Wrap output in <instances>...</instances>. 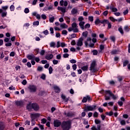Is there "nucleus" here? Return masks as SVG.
Returning a JSON list of instances; mask_svg holds the SVG:
<instances>
[{
  "instance_id": "nucleus-52",
  "label": "nucleus",
  "mask_w": 130,
  "mask_h": 130,
  "mask_svg": "<svg viewBox=\"0 0 130 130\" xmlns=\"http://www.w3.org/2000/svg\"><path fill=\"white\" fill-rule=\"evenodd\" d=\"M125 121L124 120H122L120 121V124L121 125H125Z\"/></svg>"
},
{
  "instance_id": "nucleus-1",
  "label": "nucleus",
  "mask_w": 130,
  "mask_h": 130,
  "mask_svg": "<svg viewBox=\"0 0 130 130\" xmlns=\"http://www.w3.org/2000/svg\"><path fill=\"white\" fill-rule=\"evenodd\" d=\"M61 127L63 130H70L72 127V122L70 120L63 121L62 122Z\"/></svg>"
},
{
  "instance_id": "nucleus-42",
  "label": "nucleus",
  "mask_w": 130,
  "mask_h": 130,
  "mask_svg": "<svg viewBox=\"0 0 130 130\" xmlns=\"http://www.w3.org/2000/svg\"><path fill=\"white\" fill-rule=\"evenodd\" d=\"M90 27H91V25H90V24L87 23L84 26V29H89V28H90Z\"/></svg>"
},
{
  "instance_id": "nucleus-9",
  "label": "nucleus",
  "mask_w": 130,
  "mask_h": 130,
  "mask_svg": "<svg viewBox=\"0 0 130 130\" xmlns=\"http://www.w3.org/2000/svg\"><path fill=\"white\" fill-rule=\"evenodd\" d=\"M105 94H109L110 97H112L113 100H116V96L110 90H106Z\"/></svg>"
},
{
  "instance_id": "nucleus-23",
  "label": "nucleus",
  "mask_w": 130,
  "mask_h": 130,
  "mask_svg": "<svg viewBox=\"0 0 130 130\" xmlns=\"http://www.w3.org/2000/svg\"><path fill=\"white\" fill-rule=\"evenodd\" d=\"M124 79V77H123V76H119L117 77V79L118 82H119L120 83L122 81V80H123Z\"/></svg>"
},
{
  "instance_id": "nucleus-58",
  "label": "nucleus",
  "mask_w": 130,
  "mask_h": 130,
  "mask_svg": "<svg viewBox=\"0 0 130 130\" xmlns=\"http://www.w3.org/2000/svg\"><path fill=\"white\" fill-rule=\"evenodd\" d=\"M100 49H101V51L104 50V45H100Z\"/></svg>"
},
{
  "instance_id": "nucleus-5",
  "label": "nucleus",
  "mask_w": 130,
  "mask_h": 130,
  "mask_svg": "<svg viewBox=\"0 0 130 130\" xmlns=\"http://www.w3.org/2000/svg\"><path fill=\"white\" fill-rule=\"evenodd\" d=\"M105 22H107V20L106 19H104L103 20H100V19L98 18L96 19V20L94 21L95 25L96 26L99 25V24H105Z\"/></svg>"
},
{
  "instance_id": "nucleus-48",
  "label": "nucleus",
  "mask_w": 130,
  "mask_h": 130,
  "mask_svg": "<svg viewBox=\"0 0 130 130\" xmlns=\"http://www.w3.org/2000/svg\"><path fill=\"white\" fill-rule=\"evenodd\" d=\"M5 46L8 47L9 46H12V43H11V41H9V43L5 44Z\"/></svg>"
},
{
  "instance_id": "nucleus-43",
  "label": "nucleus",
  "mask_w": 130,
  "mask_h": 130,
  "mask_svg": "<svg viewBox=\"0 0 130 130\" xmlns=\"http://www.w3.org/2000/svg\"><path fill=\"white\" fill-rule=\"evenodd\" d=\"M33 25H34V26H39V21H34L33 22Z\"/></svg>"
},
{
  "instance_id": "nucleus-47",
  "label": "nucleus",
  "mask_w": 130,
  "mask_h": 130,
  "mask_svg": "<svg viewBox=\"0 0 130 130\" xmlns=\"http://www.w3.org/2000/svg\"><path fill=\"white\" fill-rule=\"evenodd\" d=\"M41 79L42 80H45V79H46V75H45L44 74H43L41 76Z\"/></svg>"
},
{
  "instance_id": "nucleus-60",
  "label": "nucleus",
  "mask_w": 130,
  "mask_h": 130,
  "mask_svg": "<svg viewBox=\"0 0 130 130\" xmlns=\"http://www.w3.org/2000/svg\"><path fill=\"white\" fill-rule=\"evenodd\" d=\"M123 14L124 16H125V15H127V14H128V9H126L125 11H124L123 12Z\"/></svg>"
},
{
  "instance_id": "nucleus-17",
  "label": "nucleus",
  "mask_w": 130,
  "mask_h": 130,
  "mask_svg": "<svg viewBox=\"0 0 130 130\" xmlns=\"http://www.w3.org/2000/svg\"><path fill=\"white\" fill-rule=\"evenodd\" d=\"M57 10L58 11H61L62 13L64 14L66 13V7H58Z\"/></svg>"
},
{
  "instance_id": "nucleus-61",
  "label": "nucleus",
  "mask_w": 130,
  "mask_h": 130,
  "mask_svg": "<svg viewBox=\"0 0 130 130\" xmlns=\"http://www.w3.org/2000/svg\"><path fill=\"white\" fill-rule=\"evenodd\" d=\"M105 100H106V101H108V100H110V97L108 96L107 95H105Z\"/></svg>"
},
{
  "instance_id": "nucleus-4",
  "label": "nucleus",
  "mask_w": 130,
  "mask_h": 130,
  "mask_svg": "<svg viewBox=\"0 0 130 130\" xmlns=\"http://www.w3.org/2000/svg\"><path fill=\"white\" fill-rule=\"evenodd\" d=\"M92 98H91L90 95H87L83 98V99L82 100V103H86L87 101L88 102H92Z\"/></svg>"
},
{
  "instance_id": "nucleus-26",
  "label": "nucleus",
  "mask_w": 130,
  "mask_h": 130,
  "mask_svg": "<svg viewBox=\"0 0 130 130\" xmlns=\"http://www.w3.org/2000/svg\"><path fill=\"white\" fill-rule=\"evenodd\" d=\"M119 52V50H113L111 52V54H117Z\"/></svg>"
},
{
  "instance_id": "nucleus-16",
  "label": "nucleus",
  "mask_w": 130,
  "mask_h": 130,
  "mask_svg": "<svg viewBox=\"0 0 130 130\" xmlns=\"http://www.w3.org/2000/svg\"><path fill=\"white\" fill-rule=\"evenodd\" d=\"M79 25L82 30H84V29H85V26H84V25H85V21L79 22Z\"/></svg>"
},
{
  "instance_id": "nucleus-20",
  "label": "nucleus",
  "mask_w": 130,
  "mask_h": 130,
  "mask_svg": "<svg viewBox=\"0 0 130 130\" xmlns=\"http://www.w3.org/2000/svg\"><path fill=\"white\" fill-rule=\"evenodd\" d=\"M26 109L27 110H31V109H32V104L31 102H29V104L26 105Z\"/></svg>"
},
{
  "instance_id": "nucleus-22",
  "label": "nucleus",
  "mask_w": 130,
  "mask_h": 130,
  "mask_svg": "<svg viewBox=\"0 0 130 130\" xmlns=\"http://www.w3.org/2000/svg\"><path fill=\"white\" fill-rule=\"evenodd\" d=\"M82 36L84 38H87V37H88V31H84L83 32H82Z\"/></svg>"
},
{
  "instance_id": "nucleus-27",
  "label": "nucleus",
  "mask_w": 130,
  "mask_h": 130,
  "mask_svg": "<svg viewBox=\"0 0 130 130\" xmlns=\"http://www.w3.org/2000/svg\"><path fill=\"white\" fill-rule=\"evenodd\" d=\"M118 31L120 32V33L121 34V35H123L124 34V32H123V30L122 29V27H120L118 28Z\"/></svg>"
},
{
  "instance_id": "nucleus-10",
  "label": "nucleus",
  "mask_w": 130,
  "mask_h": 130,
  "mask_svg": "<svg viewBox=\"0 0 130 130\" xmlns=\"http://www.w3.org/2000/svg\"><path fill=\"white\" fill-rule=\"evenodd\" d=\"M28 89L29 90H30V92H36V90H37V87H36V86L34 85H29L28 86Z\"/></svg>"
},
{
  "instance_id": "nucleus-37",
  "label": "nucleus",
  "mask_w": 130,
  "mask_h": 130,
  "mask_svg": "<svg viewBox=\"0 0 130 130\" xmlns=\"http://www.w3.org/2000/svg\"><path fill=\"white\" fill-rule=\"evenodd\" d=\"M50 47H53L54 48L55 47V43L52 42L50 43Z\"/></svg>"
},
{
  "instance_id": "nucleus-19",
  "label": "nucleus",
  "mask_w": 130,
  "mask_h": 130,
  "mask_svg": "<svg viewBox=\"0 0 130 130\" xmlns=\"http://www.w3.org/2000/svg\"><path fill=\"white\" fill-rule=\"evenodd\" d=\"M5 127H6L5 123L3 122H0V130L5 129Z\"/></svg>"
},
{
  "instance_id": "nucleus-54",
  "label": "nucleus",
  "mask_w": 130,
  "mask_h": 130,
  "mask_svg": "<svg viewBox=\"0 0 130 130\" xmlns=\"http://www.w3.org/2000/svg\"><path fill=\"white\" fill-rule=\"evenodd\" d=\"M43 33H44V34L45 35H48L49 34V32H48V30L47 29H46L45 30H44Z\"/></svg>"
},
{
  "instance_id": "nucleus-8",
  "label": "nucleus",
  "mask_w": 130,
  "mask_h": 130,
  "mask_svg": "<svg viewBox=\"0 0 130 130\" xmlns=\"http://www.w3.org/2000/svg\"><path fill=\"white\" fill-rule=\"evenodd\" d=\"M32 109H34L35 111H38L39 110L40 107L39 105L36 103H34L31 104Z\"/></svg>"
},
{
  "instance_id": "nucleus-56",
  "label": "nucleus",
  "mask_w": 130,
  "mask_h": 130,
  "mask_svg": "<svg viewBox=\"0 0 130 130\" xmlns=\"http://www.w3.org/2000/svg\"><path fill=\"white\" fill-rule=\"evenodd\" d=\"M21 84H22V85H24V86H25V85H27V80H26L25 79L23 80L21 82Z\"/></svg>"
},
{
  "instance_id": "nucleus-57",
  "label": "nucleus",
  "mask_w": 130,
  "mask_h": 130,
  "mask_svg": "<svg viewBox=\"0 0 130 130\" xmlns=\"http://www.w3.org/2000/svg\"><path fill=\"white\" fill-rule=\"evenodd\" d=\"M72 68L74 71H76L77 70V64H74L72 66Z\"/></svg>"
},
{
  "instance_id": "nucleus-40",
  "label": "nucleus",
  "mask_w": 130,
  "mask_h": 130,
  "mask_svg": "<svg viewBox=\"0 0 130 130\" xmlns=\"http://www.w3.org/2000/svg\"><path fill=\"white\" fill-rule=\"evenodd\" d=\"M92 52L93 55H97V54H98V51H97V50H93Z\"/></svg>"
},
{
  "instance_id": "nucleus-49",
  "label": "nucleus",
  "mask_w": 130,
  "mask_h": 130,
  "mask_svg": "<svg viewBox=\"0 0 130 130\" xmlns=\"http://www.w3.org/2000/svg\"><path fill=\"white\" fill-rule=\"evenodd\" d=\"M62 35H68V31H67V30H63L62 31Z\"/></svg>"
},
{
  "instance_id": "nucleus-51",
  "label": "nucleus",
  "mask_w": 130,
  "mask_h": 130,
  "mask_svg": "<svg viewBox=\"0 0 130 130\" xmlns=\"http://www.w3.org/2000/svg\"><path fill=\"white\" fill-rule=\"evenodd\" d=\"M25 14H28L30 12V10L28 8H25L24 10Z\"/></svg>"
},
{
  "instance_id": "nucleus-36",
  "label": "nucleus",
  "mask_w": 130,
  "mask_h": 130,
  "mask_svg": "<svg viewBox=\"0 0 130 130\" xmlns=\"http://www.w3.org/2000/svg\"><path fill=\"white\" fill-rule=\"evenodd\" d=\"M72 116H74V114L71 112L67 113V117H72Z\"/></svg>"
},
{
  "instance_id": "nucleus-25",
  "label": "nucleus",
  "mask_w": 130,
  "mask_h": 130,
  "mask_svg": "<svg viewBox=\"0 0 130 130\" xmlns=\"http://www.w3.org/2000/svg\"><path fill=\"white\" fill-rule=\"evenodd\" d=\"M71 13L72 15H76V14L78 13V10H77L76 9L73 8L71 11Z\"/></svg>"
},
{
  "instance_id": "nucleus-2",
  "label": "nucleus",
  "mask_w": 130,
  "mask_h": 130,
  "mask_svg": "<svg viewBox=\"0 0 130 130\" xmlns=\"http://www.w3.org/2000/svg\"><path fill=\"white\" fill-rule=\"evenodd\" d=\"M96 107H97L96 105L86 106L85 107L84 111L85 112H88V111H94V110H96Z\"/></svg>"
},
{
  "instance_id": "nucleus-13",
  "label": "nucleus",
  "mask_w": 130,
  "mask_h": 130,
  "mask_svg": "<svg viewBox=\"0 0 130 130\" xmlns=\"http://www.w3.org/2000/svg\"><path fill=\"white\" fill-rule=\"evenodd\" d=\"M61 98L63 100L64 102L67 103L69 102V100H70V97L67 98L66 95H63V94H62L61 95Z\"/></svg>"
},
{
  "instance_id": "nucleus-30",
  "label": "nucleus",
  "mask_w": 130,
  "mask_h": 130,
  "mask_svg": "<svg viewBox=\"0 0 130 130\" xmlns=\"http://www.w3.org/2000/svg\"><path fill=\"white\" fill-rule=\"evenodd\" d=\"M109 19L110 20V21H111L112 22H116V21H117V19H116L115 18H114V17L111 16L109 17Z\"/></svg>"
},
{
  "instance_id": "nucleus-55",
  "label": "nucleus",
  "mask_w": 130,
  "mask_h": 130,
  "mask_svg": "<svg viewBox=\"0 0 130 130\" xmlns=\"http://www.w3.org/2000/svg\"><path fill=\"white\" fill-rule=\"evenodd\" d=\"M110 39H111V40H112V41L113 42H115V37L111 36V37H110Z\"/></svg>"
},
{
  "instance_id": "nucleus-7",
  "label": "nucleus",
  "mask_w": 130,
  "mask_h": 130,
  "mask_svg": "<svg viewBox=\"0 0 130 130\" xmlns=\"http://www.w3.org/2000/svg\"><path fill=\"white\" fill-rule=\"evenodd\" d=\"M40 116V114L39 113L30 114V118L31 119V122H33V120L36 119L37 117H39Z\"/></svg>"
},
{
  "instance_id": "nucleus-29",
  "label": "nucleus",
  "mask_w": 130,
  "mask_h": 130,
  "mask_svg": "<svg viewBox=\"0 0 130 130\" xmlns=\"http://www.w3.org/2000/svg\"><path fill=\"white\" fill-rule=\"evenodd\" d=\"M94 122L95 123V124H100V123H101V120L98 119H95L94 120Z\"/></svg>"
},
{
  "instance_id": "nucleus-15",
  "label": "nucleus",
  "mask_w": 130,
  "mask_h": 130,
  "mask_svg": "<svg viewBox=\"0 0 130 130\" xmlns=\"http://www.w3.org/2000/svg\"><path fill=\"white\" fill-rule=\"evenodd\" d=\"M53 58V54H52L46 55L45 56V58L47 60H50V59H52Z\"/></svg>"
},
{
  "instance_id": "nucleus-3",
  "label": "nucleus",
  "mask_w": 130,
  "mask_h": 130,
  "mask_svg": "<svg viewBox=\"0 0 130 130\" xmlns=\"http://www.w3.org/2000/svg\"><path fill=\"white\" fill-rule=\"evenodd\" d=\"M97 66L96 63V60H93L90 64V71H92V73H96L97 70L95 68V67Z\"/></svg>"
},
{
  "instance_id": "nucleus-44",
  "label": "nucleus",
  "mask_w": 130,
  "mask_h": 130,
  "mask_svg": "<svg viewBox=\"0 0 130 130\" xmlns=\"http://www.w3.org/2000/svg\"><path fill=\"white\" fill-rule=\"evenodd\" d=\"M88 20L90 22H93V21H94V17L93 16H89Z\"/></svg>"
},
{
  "instance_id": "nucleus-34",
  "label": "nucleus",
  "mask_w": 130,
  "mask_h": 130,
  "mask_svg": "<svg viewBox=\"0 0 130 130\" xmlns=\"http://www.w3.org/2000/svg\"><path fill=\"white\" fill-rule=\"evenodd\" d=\"M110 10H112V12H113L115 13L116 12H117V8H114V7H111Z\"/></svg>"
},
{
  "instance_id": "nucleus-62",
  "label": "nucleus",
  "mask_w": 130,
  "mask_h": 130,
  "mask_svg": "<svg viewBox=\"0 0 130 130\" xmlns=\"http://www.w3.org/2000/svg\"><path fill=\"white\" fill-rule=\"evenodd\" d=\"M91 37H92V38H96V37H97V34H96L95 33H92Z\"/></svg>"
},
{
  "instance_id": "nucleus-12",
  "label": "nucleus",
  "mask_w": 130,
  "mask_h": 130,
  "mask_svg": "<svg viewBox=\"0 0 130 130\" xmlns=\"http://www.w3.org/2000/svg\"><path fill=\"white\" fill-rule=\"evenodd\" d=\"M84 41V39L81 37L80 38L77 42V46H82L83 45V41Z\"/></svg>"
},
{
  "instance_id": "nucleus-28",
  "label": "nucleus",
  "mask_w": 130,
  "mask_h": 130,
  "mask_svg": "<svg viewBox=\"0 0 130 130\" xmlns=\"http://www.w3.org/2000/svg\"><path fill=\"white\" fill-rule=\"evenodd\" d=\"M81 70H82V71L87 72V71H88V66L86 65L85 66H83L81 68Z\"/></svg>"
},
{
  "instance_id": "nucleus-33",
  "label": "nucleus",
  "mask_w": 130,
  "mask_h": 130,
  "mask_svg": "<svg viewBox=\"0 0 130 130\" xmlns=\"http://www.w3.org/2000/svg\"><path fill=\"white\" fill-rule=\"evenodd\" d=\"M124 30L125 31V32H129V27H128V26H125L124 27Z\"/></svg>"
},
{
  "instance_id": "nucleus-53",
  "label": "nucleus",
  "mask_w": 130,
  "mask_h": 130,
  "mask_svg": "<svg viewBox=\"0 0 130 130\" xmlns=\"http://www.w3.org/2000/svg\"><path fill=\"white\" fill-rule=\"evenodd\" d=\"M73 32L74 33H78V32H79V29H78V28L75 27L73 28Z\"/></svg>"
},
{
  "instance_id": "nucleus-64",
  "label": "nucleus",
  "mask_w": 130,
  "mask_h": 130,
  "mask_svg": "<svg viewBox=\"0 0 130 130\" xmlns=\"http://www.w3.org/2000/svg\"><path fill=\"white\" fill-rule=\"evenodd\" d=\"M94 117H98V113L97 112H94L93 113Z\"/></svg>"
},
{
  "instance_id": "nucleus-31",
  "label": "nucleus",
  "mask_w": 130,
  "mask_h": 130,
  "mask_svg": "<svg viewBox=\"0 0 130 130\" xmlns=\"http://www.w3.org/2000/svg\"><path fill=\"white\" fill-rule=\"evenodd\" d=\"M7 15H8V12H3L1 16H2V17H3V18H5V17H7Z\"/></svg>"
},
{
  "instance_id": "nucleus-35",
  "label": "nucleus",
  "mask_w": 130,
  "mask_h": 130,
  "mask_svg": "<svg viewBox=\"0 0 130 130\" xmlns=\"http://www.w3.org/2000/svg\"><path fill=\"white\" fill-rule=\"evenodd\" d=\"M52 72H53V69H52V67L50 66L49 68V73L50 74V75H51V74H52Z\"/></svg>"
},
{
  "instance_id": "nucleus-59",
  "label": "nucleus",
  "mask_w": 130,
  "mask_h": 130,
  "mask_svg": "<svg viewBox=\"0 0 130 130\" xmlns=\"http://www.w3.org/2000/svg\"><path fill=\"white\" fill-rule=\"evenodd\" d=\"M45 53V50H42L41 52H40V54L41 55H44V54Z\"/></svg>"
},
{
  "instance_id": "nucleus-6",
  "label": "nucleus",
  "mask_w": 130,
  "mask_h": 130,
  "mask_svg": "<svg viewBox=\"0 0 130 130\" xmlns=\"http://www.w3.org/2000/svg\"><path fill=\"white\" fill-rule=\"evenodd\" d=\"M61 122L58 119L54 120L53 122L54 127H59L60 125L61 126Z\"/></svg>"
},
{
  "instance_id": "nucleus-63",
  "label": "nucleus",
  "mask_w": 130,
  "mask_h": 130,
  "mask_svg": "<svg viewBox=\"0 0 130 130\" xmlns=\"http://www.w3.org/2000/svg\"><path fill=\"white\" fill-rule=\"evenodd\" d=\"M53 64H57L58 63V60L55 59L53 60Z\"/></svg>"
},
{
  "instance_id": "nucleus-24",
  "label": "nucleus",
  "mask_w": 130,
  "mask_h": 130,
  "mask_svg": "<svg viewBox=\"0 0 130 130\" xmlns=\"http://www.w3.org/2000/svg\"><path fill=\"white\" fill-rule=\"evenodd\" d=\"M60 27L63 29H68V25L66 23H62L60 24Z\"/></svg>"
},
{
  "instance_id": "nucleus-39",
  "label": "nucleus",
  "mask_w": 130,
  "mask_h": 130,
  "mask_svg": "<svg viewBox=\"0 0 130 130\" xmlns=\"http://www.w3.org/2000/svg\"><path fill=\"white\" fill-rule=\"evenodd\" d=\"M47 121V120L45 118H43L41 119V123H43V124H45Z\"/></svg>"
},
{
  "instance_id": "nucleus-18",
  "label": "nucleus",
  "mask_w": 130,
  "mask_h": 130,
  "mask_svg": "<svg viewBox=\"0 0 130 130\" xmlns=\"http://www.w3.org/2000/svg\"><path fill=\"white\" fill-rule=\"evenodd\" d=\"M53 89L56 93H59L60 92V89L57 86H54Z\"/></svg>"
},
{
  "instance_id": "nucleus-45",
  "label": "nucleus",
  "mask_w": 130,
  "mask_h": 130,
  "mask_svg": "<svg viewBox=\"0 0 130 130\" xmlns=\"http://www.w3.org/2000/svg\"><path fill=\"white\" fill-rule=\"evenodd\" d=\"M43 70V67L39 66L37 68V71L39 72H42V71Z\"/></svg>"
},
{
  "instance_id": "nucleus-11",
  "label": "nucleus",
  "mask_w": 130,
  "mask_h": 130,
  "mask_svg": "<svg viewBox=\"0 0 130 130\" xmlns=\"http://www.w3.org/2000/svg\"><path fill=\"white\" fill-rule=\"evenodd\" d=\"M15 103L16 106H20V107L24 106V102L22 101H17L15 102Z\"/></svg>"
},
{
  "instance_id": "nucleus-46",
  "label": "nucleus",
  "mask_w": 130,
  "mask_h": 130,
  "mask_svg": "<svg viewBox=\"0 0 130 130\" xmlns=\"http://www.w3.org/2000/svg\"><path fill=\"white\" fill-rule=\"evenodd\" d=\"M72 27L73 28H77V23H76V22H73V23L72 24Z\"/></svg>"
},
{
  "instance_id": "nucleus-32",
  "label": "nucleus",
  "mask_w": 130,
  "mask_h": 130,
  "mask_svg": "<svg viewBox=\"0 0 130 130\" xmlns=\"http://www.w3.org/2000/svg\"><path fill=\"white\" fill-rule=\"evenodd\" d=\"M128 60H125L123 62V67H124L126 66L128 64Z\"/></svg>"
},
{
  "instance_id": "nucleus-50",
  "label": "nucleus",
  "mask_w": 130,
  "mask_h": 130,
  "mask_svg": "<svg viewBox=\"0 0 130 130\" xmlns=\"http://www.w3.org/2000/svg\"><path fill=\"white\" fill-rule=\"evenodd\" d=\"M54 21V17H52L49 19V22L50 23H53Z\"/></svg>"
},
{
  "instance_id": "nucleus-21",
  "label": "nucleus",
  "mask_w": 130,
  "mask_h": 130,
  "mask_svg": "<svg viewBox=\"0 0 130 130\" xmlns=\"http://www.w3.org/2000/svg\"><path fill=\"white\" fill-rule=\"evenodd\" d=\"M106 22H105V24H108V28L111 29V27H112V25H111V23L109 22V21L108 20L106 19Z\"/></svg>"
},
{
  "instance_id": "nucleus-41",
  "label": "nucleus",
  "mask_w": 130,
  "mask_h": 130,
  "mask_svg": "<svg viewBox=\"0 0 130 130\" xmlns=\"http://www.w3.org/2000/svg\"><path fill=\"white\" fill-rule=\"evenodd\" d=\"M78 21L79 22H83V21H84V17H83V16H80L78 18Z\"/></svg>"
},
{
  "instance_id": "nucleus-38",
  "label": "nucleus",
  "mask_w": 130,
  "mask_h": 130,
  "mask_svg": "<svg viewBox=\"0 0 130 130\" xmlns=\"http://www.w3.org/2000/svg\"><path fill=\"white\" fill-rule=\"evenodd\" d=\"M10 9L11 12H14V11H15V6L11 5L10 7Z\"/></svg>"
},
{
  "instance_id": "nucleus-14",
  "label": "nucleus",
  "mask_w": 130,
  "mask_h": 130,
  "mask_svg": "<svg viewBox=\"0 0 130 130\" xmlns=\"http://www.w3.org/2000/svg\"><path fill=\"white\" fill-rule=\"evenodd\" d=\"M26 57L28 58V59H29V60H35V55L34 54L27 55Z\"/></svg>"
}]
</instances>
